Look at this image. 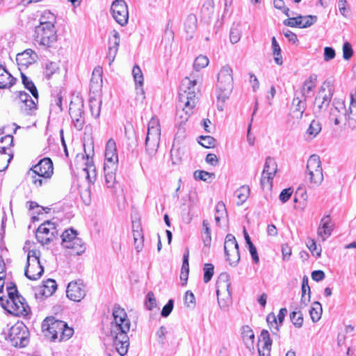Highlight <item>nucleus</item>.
I'll return each mask as SVG.
<instances>
[{"mask_svg": "<svg viewBox=\"0 0 356 356\" xmlns=\"http://www.w3.org/2000/svg\"><path fill=\"white\" fill-rule=\"evenodd\" d=\"M293 105L296 106V111H299L300 115H302L305 108V103L300 99L298 97H296L293 100Z\"/></svg>", "mask_w": 356, "mask_h": 356, "instance_id": "62", "label": "nucleus"}, {"mask_svg": "<svg viewBox=\"0 0 356 356\" xmlns=\"http://www.w3.org/2000/svg\"><path fill=\"white\" fill-rule=\"evenodd\" d=\"M198 74L192 73L190 77H185L181 81L179 92V101L188 106H195L197 102L196 85L200 81Z\"/></svg>", "mask_w": 356, "mask_h": 356, "instance_id": "5", "label": "nucleus"}, {"mask_svg": "<svg viewBox=\"0 0 356 356\" xmlns=\"http://www.w3.org/2000/svg\"><path fill=\"white\" fill-rule=\"evenodd\" d=\"M264 168L266 172V174L269 175L270 180L273 181L277 172V165L275 159L271 157H268L266 160Z\"/></svg>", "mask_w": 356, "mask_h": 356, "instance_id": "33", "label": "nucleus"}, {"mask_svg": "<svg viewBox=\"0 0 356 356\" xmlns=\"http://www.w3.org/2000/svg\"><path fill=\"white\" fill-rule=\"evenodd\" d=\"M314 165H316V168L313 172V184L319 186L323 180V174L320 157L316 154H313Z\"/></svg>", "mask_w": 356, "mask_h": 356, "instance_id": "25", "label": "nucleus"}, {"mask_svg": "<svg viewBox=\"0 0 356 356\" xmlns=\"http://www.w3.org/2000/svg\"><path fill=\"white\" fill-rule=\"evenodd\" d=\"M13 158L11 153H0V172L5 170Z\"/></svg>", "mask_w": 356, "mask_h": 356, "instance_id": "52", "label": "nucleus"}, {"mask_svg": "<svg viewBox=\"0 0 356 356\" xmlns=\"http://www.w3.org/2000/svg\"><path fill=\"white\" fill-rule=\"evenodd\" d=\"M178 109L177 111V119L180 120V124L186 122L191 115L193 113V110L195 106L189 104L188 106L186 104L181 103L179 101Z\"/></svg>", "mask_w": 356, "mask_h": 356, "instance_id": "23", "label": "nucleus"}, {"mask_svg": "<svg viewBox=\"0 0 356 356\" xmlns=\"http://www.w3.org/2000/svg\"><path fill=\"white\" fill-rule=\"evenodd\" d=\"M113 321L111 323L110 337L117 352L124 356L129 346L127 332L130 330V321L124 309L115 306L113 311Z\"/></svg>", "mask_w": 356, "mask_h": 356, "instance_id": "1", "label": "nucleus"}, {"mask_svg": "<svg viewBox=\"0 0 356 356\" xmlns=\"http://www.w3.org/2000/svg\"><path fill=\"white\" fill-rule=\"evenodd\" d=\"M203 225V242L205 245H209L211 241V229L209 227V223L207 220H204L202 222Z\"/></svg>", "mask_w": 356, "mask_h": 356, "instance_id": "50", "label": "nucleus"}, {"mask_svg": "<svg viewBox=\"0 0 356 356\" xmlns=\"http://www.w3.org/2000/svg\"><path fill=\"white\" fill-rule=\"evenodd\" d=\"M111 11L113 19L121 26L128 22L129 12L126 2L124 0H115L113 2Z\"/></svg>", "mask_w": 356, "mask_h": 356, "instance_id": "14", "label": "nucleus"}, {"mask_svg": "<svg viewBox=\"0 0 356 356\" xmlns=\"http://www.w3.org/2000/svg\"><path fill=\"white\" fill-rule=\"evenodd\" d=\"M293 193L292 188L289 187L282 190L279 195V199L282 203L286 202L291 197Z\"/></svg>", "mask_w": 356, "mask_h": 356, "instance_id": "59", "label": "nucleus"}, {"mask_svg": "<svg viewBox=\"0 0 356 356\" xmlns=\"http://www.w3.org/2000/svg\"><path fill=\"white\" fill-rule=\"evenodd\" d=\"M38 250H31L28 252L24 275L31 280H37L44 273V268L40 264Z\"/></svg>", "mask_w": 356, "mask_h": 356, "instance_id": "9", "label": "nucleus"}, {"mask_svg": "<svg viewBox=\"0 0 356 356\" xmlns=\"http://www.w3.org/2000/svg\"><path fill=\"white\" fill-rule=\"evenodd\" d=\"M8 298H0V305L10 314L14 316H27L30 312V307L25 299L18 294L15 285L7 286Z\"/></svg>", "mask_w": 356, "mask_h": 356, "instance_id": "2", "label": "nucleus"}, {"mask_svg": "<svg viewBox=\"0 0 356 356\" xmlns=\"http://www.w3.org/2000/svg\"><path fill=\"white\" fill-rule=\"evenodd\" d=\"M197 28V17L193 14L187 16L184 22V29L187 33L193 34Z\"/></svg>", "mask_w": 356, "mask_h": 356, "instance_id": "37", "label": "nucleus"}, {"mask_svg": "<svg viewBox=\"0 0 356 356\" xmlns=\"http://www.w3.org/2000/svg\"><path fill=\"white\" fill-rule=\"evenodd\" d=\"M22 80L25 88L28 89L31 93L33 98L36 100L38 99V93L34 83L30 80L25 74L22 73Z\"/></svg>", "mask_w": 356, "mask_h": 356, "instance_id": "43", "label": "nucleus"}, {"mask_svg": "<svg viewBox=\"0 0 356 356\" xmlns=\"http://www.w3.org/2000/svg\"><path fill=\"white\" fill-rule=\"evenodd\" d=\"M37 54L31 49H28L22 53L17 54L16 61L19 66L28 67L36 60Z\"/></svg>", "mask_w": 356, "mask_h": 356, "instance_id": "21", "label": "nucleus"}, {"mask_svg": "<svg viewBox=\"0 0 356 356\" xmlns=\"http://www.w3.org/2000/svg\"><path fill=\"white\" fill-rule=\"evenodd\" d=\"M235 195L238 199L237 204L241 205L250 195V188L248 186H242L235 191Z\"/></svg>", "mask_w": 356, "mask_h": 356, "instance_id": "38", "label": "nucleus"}, {"mask_svg": "<svg viewBox=\"0 0 356 356\" xmlns=\"http://www.w3.org/2000/svg\"><path fill=\"white\" fill-rule=\"evenodd\" d=\"M323 314V308L321 304L315 301L313 302V322L318 321Z\"/></svg>", "mask_w": 356, "mask_h": 356, "instance_id": "53", "label": "nucleus"}, {"mask_svg": "<svg viewBox=\"0 0 356 356\" xmlns=\"http://www.w3.org/2000/svg\"><path fill=\"white\" fill-rule=\"evenodd\" d=\"M118 161L116 143L113 138H110L106 145L104 165H107V168H117Z\"/></svg>", "mask_w": 356, "mask_h": 356, "instance_id": "18", "label": "nucleus"}, {"mask_svg": "<svg viewBox=\"0 0 356 356\" xmlns=\"http://www.w3.org/2000/svg\"><path fill=\"white\" fill-rule=\"evenodd\" d=\"M104 170L106 186L108 188H112L115 184V170L116 168H112L111 167L107 168V165H104Z\"/></svg>", "mask_w": 356, "mask_h": 356, "instance_id": "34", "label": "nucleus"}, {"mask_svg": "<svg viewBox=\"0 0 356 356\" xmlns=\"http://www.w3.org/2000/svg\"><path fill=\"white\" fill-rule=\"evenodd\" d=\"M214 2L213 0H206L202 7V13L207 16L210 17L213 13Z\"/></svg>", "mask_w": 356, "mask_h": 356, "instance_id": "51", "label": "nucleus"}, {"mask_svg": "<svg viewBox=\"0 0 356 356\" xmlns=\"http://www.w3.org/2000/svg\"><path fill=\"white\" fill-rule=\"evenodd\" d=\"M214 273V266L211 264H205L204 266V282L205 283L209 282Z\"/></svg>", "mask_w": 356, "mask_h": 356, "instance_id": "54", "label": "nucleus"}, {"mask_svg": "<svg viewBox=\"0 0 356 356\" xmlns=\"http://www.w3.org/2000/svg\"><path fill=\"white\" fill-rule=\"evenodd\" d=\"M290 318L293 324L298 327L302 326L303 323L302 314L298 312H293L290 314Z\"/></svg>", "mask_w": 356, "mask_h": 356, "instance_id": "56", "label": "nucleus"}, {"mask_svg": "<svg viewBox=\"0 0 356 356\" xmlns=\"http://www.w3.org/2000/svg\"><path fill=\"white\" fill-rule=\"evenodd\" d=\"M233 70L229 65L221 67L218 74L216 83L217 97L218 99L225 101L233 89Z\"/></svg>", "mask_w": 356, "mask_h": 356, "instance_id": "6", "label": "nucleus"}, {"mask_svg": "<svg viewBox=\"0 0 356 356\" xmlns=\"http://www.w3.org/2000/svg\"><path fill=\"white\" fill-rule=\"evenodd\" d=\"M102 100L99 98L91 97L89 101V106L92 115L95 118H98L101 111Z\"/></svg>", "mask_w": 356, "mask_h": 356, "instance_id": "39", "label": "nucleus"}, {"mask_svg": "<svg viewBox=\"0 0 356 356\" xmlns=\"http://www.w3.org/2000/svg\"><path fill=\"white\" fill-rule=\"evenodd\" d=\"M199 143L206 148H211L216 146V140L211 136H201L199 137Z\"/></svg>", "mask_w": 356, "mask_h": 356, "instance_id": "48", "label": "nucleus"}, {"mask_svg": "<svg viewBox=\"0 0 356 356\" xmlns=\"http://www.w3.org/2000/svg\"><path fill=\"white\" fill-rule=\"evenodd\" d=\"M145 305L147 309L151 310L156 307V302L153 292L149 291L146 296Z\"/></svg>", "mask_w": 356, "mask_h": 356, "instance_id": "58", "label": "nucleus"}, {"mask_svg": "<svg viewBox=\"0 0 356 356\" xmlns=\"http://www.w3.org/2000/svg\"><path fill=\"white\" fill-rule=\"evenodd\" d=\"M302 19V15H299L296 17H289L288 19L284 21V24L290 27H298L300 28V25H302L300 19Z\"/></svg>", "mask_w": 356, "mask_h": 356, "instance_id": "57", "label": "nucleus"}, {"mask_svg": "<svg viewBox=\"0 0 356 356\" xmlns=\"http://www.w3.org/2000/svg\"><path fill=\"white\" fill-rule=\"evenodd\" d=\"M58 235V231L54 222L47 221L39 226L35 236L38 241L42 245L51 242Z\"/></svg>", "mask_w": 356, "mask_h": 356, "instance_id": "13", "label": "nucleus"}, {"mask_svg": "<svg viewBox=\"0 0 356 356\" xmlns=\"http://www.w3.org/2000/svg\"><path fill=\"white\" fill-rule=\"evenodd\" d=\"M333 87L330 82L325 81L315 99L314 104H316L319 109L327 106L333 95Z\"/></svg>", "mask_w": 356, "mask_h": 356, "instance_id": "17", "label": "nucleus"}, {"mask_svg": "<svg viewBox=\"0 0 356 356\" xmlns=\"http://www.w3.org/2000/svg\"><path fill=\"white\" fill-rule=\"evenodd\" d=\"M67 297L74 302H80L86 296V288L81 280L70 282L67 287Z\"/></svg>", "mask_w": 356, "mask_h": 356, "instance_id": "15", "label": "nucleus"}, {"mask_svg": "<svg viewBox=\"0 0 356 356\" xmlns=\"http://www.w3.org/2000/svg\"><path fill=\"white\" fill-rule=\"evenodd\" d=\"M272 49L275 63L279 65H282L283 62L282 56L281 55V48L275 37H273L272 38Z\"/></svg>", "mask_w": 356, "mask_h": 356, "instance_id": "41", "label": "nucleus"}, {"mask_svg": "<svg viewBox=\"0 0 356 356\" xmlns=\"http://www.w3.org/2000/svg\"><path fill=\"white\" fill-rule=\"evenodd\" d=\"M102 87V69L97 67L94 69L90 79V91L93 93H98Z\"/></svg>", "mask_w": 356, "mask_h": 356, "instance_id": "22", "label": "nucleus"}, {"mask_svg": "<svg viewBox=\"0 0 356 356\" xmlns=\"http://www.w3.org/2000/svg\"><path fill=\"white\" fill-rule=\"evenodd\" d=\"M224 249L226 260L230 266H236L239 262L240 254L238 243L232 234H228L226 236Z\"/></svg>", "mask_w": 356, "mask_h": 356, "instance_id": "12", "label": "nucleus"}, {"mask_svg": "<svg viewBox=\"0 0 356 356\" xmlns=\"http://www.w3.org/2000/svg\"><path fill=\"white\" fill-rule=\"evenodd\" d=\"M227 218V210L222 202H218L216 206L215 220L217 225H220L222 219Z\"/></svg>", "mask_w": 356, "mask_h": 356, "instance_id": "40", "label": "nucleus"}, {"mask_svg": "<svg viewBox=\"0 0 356 356\" xmlns=\"http://www.w3.org/2000/svg\"><path fill=\"white\" fill-rule=\"evenodd\" d=\"M8 338L13 346L23 348L29 343V331L22 323L13 325L9 332Z\"/></svg>", "mask_w": 356, "mask_h": 356, "instance_id": "11", "label": "nucleus"}, {"mask_svg": "<svg viewBox=\"0 0 356 356\" xmlns=\"http://www.w3.org/2000/svg\"><path fill=\"white\" fill-rule=\"evenodd\" d=\"M15 81L16 79L6 68L0 65V89L10 88Z\"/></svg>", "mask_w": 356, "mask_h": 356, "instance_id": "24", "label": "nucleus"}, {"mask_svg": "<svg viewBox=\"0 0 356 356\" xmlns=\"http://www.w3.org/2000/svg\"><path fill=\"white\" fill-rule=\"evenodd\" d=\"M61 237V245L65 248L71 242V241L77 237V233L76 231L73 229H67L62 234Z\"/></svg>", "mask_w": 356, "mask_h": 356, "instance_id": "45", "label": "nucleus"}, {"mask_svg": "<svg viewBox=\"0 0 356 356\" xmlns=\"http://www.w3.org/2000/svg\"><path fill=\"white\" fill-rule=\"evenodd\" d=\"M335 56V51L333 48L330 47H326L324 48V60L325 61H329L334 58Z\"/></svg>", "mask_w": 356, "mask_h": 356, "instance_id": "64", "label": "nucleus"}, {"mask_svg": "<svg viewBox=\"0 0 356 356\" xmlns=\"http://www.w3.org/2000/svg\"><path fill=\"white\" fill-rule=\"evenodd\" d=\"M58 70L56 63L48 62L44 65V74L47 79H50L51 76Z\"/></svg>", "mask_w": 356, "mask_h": 356, "instance_id": "49", "label": "nucleus"}, {"mask_svg": "<svg viewBox=\"0 0 356 356\" xmlns=\"http://www.w3.org/2000/svg\"><path fill=\"white\" fill-rule=\"evenodd\" d=\"M161 140V126L159 119L152 117L148 123L145 139L146 152L153 156L157 152Z\"/></svg>", "mask_w": 356, "mask_h": 356, "instance_id": "7", "label": "nucleus"}, {"mask_svg": "<svg viewBox=\"0 0 356 356\" xmlns=\"http://www.w3.org/2000/svg\"><path fill=\"white\" fill-rule=\"evenodd\" d=\"M266 173V172H265V170L264 169L262 174H261V185L262 188H264L265 187H266L269 189H271L273 187V182L270 180V177H269V175H268Z\"/></svg>", "mask_w": 356, "mask_h": 356, "instance_id": "61", "label": "nucleus"}, {"mask_svg": "<svg viewBox=\"0 0 356 356\" xmlns=\"http://www.w3.org/2000/svg\"><path fill=\"white\" fill-rule=\"evenodd\" d=\"M333 228L334 224L332 222L330 216H324L321 219L320 225L317 230L318 236L324 241L331 235Z\"/></svg>", "mask_w": 356, "mask_h": 356, "instance_id": "20", "label": "nucleus"}, {"mask_svg": "<svg viewBox=\"0 0 356 356\" xmlns=\"http://www.w3.org/2000/svg\"><path fill=\"white\" fill-rule=\"evenodd\" d=\"M86 168L83 169V172L86 174V179L89 182H93L95 180L96 172L95 168L93 165L92 160L87 156V161L86 163Z\"/></svg>", "mask_w": 356, "mask_h": 356, "instance_id": "35", "label": "nucleus"}, {"mask_svg": "<svg viewBox=\"0 0 356 356\" xmlns=\"http://www.w3.org/2000/svg\"><path fill=\"white\" fill-rule=\"evenodd\" d=\"M259 342L262 344V351H266L267 355H269L271 348L272 341L270 339L268 331L266 330H263L261 331L259 337Z\"/></svg>", "mask_w": 356, "mask_h": 356, "instance_id": "36", "label": "nucleus"}, {"mask_svg": "<svg viewBox=\"0 0 356 356\" xmlns=\"http://www.w3.org/2000/svg\"><path fill=\"white\" fill-rule=\"evenodd\" d=\"M342 50H343V58L345 60H348L353 56V54L352 46L350 44V42H344L343 45Z\"/></svg>", "mask_w": 356, "mask_h": 356, "instance_id": "60", "label": "nucleus"}, {"mask_svg": "<svg viewBox=\"0 0 356 356\" xmlns=\"http://www.w3.org/2000/svg\"><path fill=\"white\" fill-rule=\"evenodd\" d=\"M266 321L270 327L273 334L277 335L279 332L280 324L277 322L275 314L273 312L268 314L266 317Z\"/></svg>", "mask_w": 356, "mask_h": 356, "instance_id": "46", "label": "nucleus"}, {"mask_svg": "<svg viewBox=\"0 0 356 356\" xmlns=\"http://www.w3.org/2000/svg\"><path fill=\"white\" fill-rule=\"evenodd\" d=\"M56 22V17L54 14L49 10H45L42 13L40 17V24L38 26L55 27Z\"/></svg>", "mask_w": 356, "mask_h": 356, "instance_id": "28", "label": "nucleus"}, {"mask_svg": "<svg viewBox=\"0 0 356 356\" xmlns=\"http://www.w3.org/2000/svg\"><path fill=\"white\" fill-rule=\"evenodd\" d=\"M209 60L207 56L200 55L196 57L193 63V69L196 72L208 66Z\"/></svg>", "mask_w": 356, "mask_h": 356, "instance_id": "42", "label": "nucleus"}, {"mask_svg": "<svg viewBox=\"0 0 356 356\" xmlns=\"http://www.w3.org/2000/svg\"><path fill=\"white\" fill-rule=\"evenodd\" d=\"M64 248L72 250V254L80 255L85 251V247L83 245L82 240L76 237L74 240L66 245Z\"/></svg>", "mask_w": 356, "mask_h": 356, "instance_id": "30", "label": "nucleus"}, {"mask_svg": "<svg viewBox=\"0 0 356 356\" xmlns=\"http://www.w3.org/2000/svg\"><path fill=\"white\" fill-rule=\"evenodd\" d=\"M185 305L188 307H193L195 305V296L190 291H187L185 294Z\"/></svg>", "mask_w": 356, "mask_h": 356, "instance_id": "63", "label": "nucleus"}, {"mask_svg": "<svg viewBox=\"0 0 356 356\" xmlns=\"http://www.w3.org/2000/svg\"><path fill=\"white\" fill-rule=\"evenodd\" d=\"M242 337L244 343L248 348L253 347L254 334L252 330L248 325L242 327Z\"/></svg>", "mask_w": 356, "mask_h": 356, "instance_id": "31", "label": "nucleus"}, {"mask_svg": "<svg viewBox=\"0 0 356 356\" xmlns=\"http://www.w3.org/2000/svg\"><path fill=\"white\" fill-rule=\"evenodd\" d=\"M113 45L110 47L108 50L106 58L108 60V64L111 65L114 61L115 56L118 51V47L120 44V34L117 31H113Z\"/></svg>", "mask_w": 356, "mask_h": 356, "instance_id": "26", "label": "nucleus"}, {"mask_svg": "<svg viewBox=\"0 0 356 356\" xmlns=\"http://www.w3.org/2000/svg\"><path fill=\"white\" fill-rule=\"evenodd\" d=\"M302 295H301V304L307 305L311 299V289L309 285V279L307 275H304L302 282Z\"/></svg>", "mask_w": 356, "mask_h": 356, "instance_id": "27", "label": "nucleus"}, {"mask_svg": "<svg viewBox=\"0 0 356 356\" xmlns=\"http://www.w3.org/2000/svg\"><path fill=\"white\" fill-rule=\"evenodd\" d=\"M229 275L227 273H222L216 282V293L220 307L227 310L232 304Z\"/></svg>", "mask_w": 356, "mask_h": 356, "instance_id": "8", "label": "nucleus"}, {"mask_svg": "<svg viewBox=\"0 0 356 356\" xmlns=\"http://www.w3.org/2000/svg\"><path fill=\"white\" fill-rule=\"evenodd\" d=\"M42 327L44 335L52 341L67 340L74 333L73 329L68 327L65 322L56 320L54 317L46 318L42 323Z\"/></svg>", "mask_w": 356, "mask_h": 356, "instance_id": "3", "label": "nucleus"}, {"mask_svg": "<svg viewBox=\"0 0 356 356\" xmlns=\"http://www.w3.org/2000/svg\"><path fill=\"white\" fill-rule=\"evenodd\" d=\"M56 289L57 284L56 281L51 279H48L43 282L40 293L45 297H49L56 291Z\"/></svg>", "mask_w": 356, "mask_h": 356, "instance_id": "29", "label": "nucleus"}, {"mask_svg": "<svg viewBox=\"0 0 356 356\" xmlns=\"http://www.w3.org/2000/svg\"><path fill=\"white\" fill-rule=\"evenodd\" d=\"M38 99L36 100L35 98H31L27 102H24L21 104V108L22 110H24L28 114H29L32 111H35L37 107Z\"/></svg>", "mask_w": 356, "mask_h": 356, "instance_id": "55", "label": "nucleus"}, {"mask_svg": "<svg viewBox=\"0 0 356 356\" xmlns=\"http://www.w3.org/2000/svg\"><path fill=\"white\" fill-rule=\"evenodd\" d=\"M194 178L195 179L210 182L215 178L214 173H210L204 170H195L194 172Z\"/></svg>", "mask_w": 356, "mask_h": 356, "instance_id": "47", "label": "nucleus"}, {"mask_svg": "<svg viewBox=\"0 0 356 356\" xmlns=\"http://www.w3.org/2000/svg\"><path fill=\"white\" fill-rule=\"evenodd\" d=\"M34 40L38 45L44 48L52 47L57 41L56 27L35 26Z\"/></svg>", "mask_w": 356, "mask_h": 356, "instance_id": "10", "label": "nucleus"}, {"mask_svg": "<svg viewBox=\"0 0 356 356\" xmlns=\"http://www.w3.org/2000/svg\"><path fill=\"white\" fill-rule=\"evenodd\" d=\"M83 105L81 102H71L69 113L76 129H82L85 123Z\"/></svg>", "mask_w": 356, "mask_h": 356, "instance_id": "16", "label": "nucleus"}, {"mask_svg": "<svg viewBox=\"0 0 356 356\" xmlns=\"http://www.w3.org/2000/svg\"><path fill=\"white\" fill-rule=\"evenodd\" d=\"M350 103L349 106V112L348 113V119L354 123H356V94L351 93L350 95Z\"/></svg>", "mask_w": 356, "mask_h": 356, "instance_id": "44", "label": "nucleus"}, {"mask_svg": "<svg viewBox=\"0 0 356 356\" xmlns=\"http://www.w3.org/2000/svg\"><path fill=\"white\" fill-rule=\"evenodd\" d=\"M54 172L53 163L49 158L41 159L28 172L31 182L36 187L41 186L50 179Z\"/></svg>", "mask_w": 356, "mask_h": 356, "instance_id": "4", "label": "nucleus"}, {"mask_svg": "<svg viewBox=\"0 0 356 356\" xmlns=\"http://www.w3.org/2000/svg\"><path fill=\"white\" fill-rule=\"evenodd\" d=\"M132 74L136 83V90H140L141 94L143 95L145 93L143 88L144 79L140 68L138 65H135L133 67Z\"/></svg>", "mask_w": 356, "mask_h": 356, "instance_id": "32", "label": "nucleus"}, {"mask_svg": "<svg viewBox=\"0 0 356 356\" xmlns=\"http://www.w3.org/2000/svg\"><path fill=\"white\" fill-rule=\"evenodd\" d=\"M329 119L333 121L335 125H339L346 119V107L343 101L334 100L333 106L330 108Z\"/></svg>", "mask_w": 356, "mask_h": 356, "instance_id": "19", "label": "nucleus"}]
</instances>
